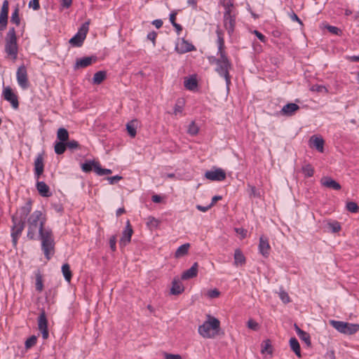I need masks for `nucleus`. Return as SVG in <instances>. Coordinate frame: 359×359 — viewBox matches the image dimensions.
<instances>
[{
    "mask_svg": "<svg viewBox=\"0 0 359 359\" xmlns=\"http://www.w3.org/2000/svg\"><path fill=\"white\" fill-rule=\"evenodd\" d=\"M42 212L34 211L27 219L28 229L27 236L29 240L36 239L38 229L39 236L41 241V249L45 257L49 260L54 254L55 242L51 229L44 228V220H41Z\"/></svg>",
    "mask_w": 359,
    "mask_h": 359,
    "instance_id": "1",
    "label": "nucleus"
},
{
    "mask_svg": "<svg viewBox=\"0 0 359 359\" xmlns=\"http://www.w3.org/2000/svg\"><path fill=\"white\" fill-rule=\"evenodd\" d=\"M32 202L28 199L24 205L19 208L11 216L12 226L11 227V236L12 238L13 246L16 248L18 241L21 236L27 220V216L32 210Z\"/></svg>",
    "mask_w": 359,
    "mask_h": 359,
    "instance_id": "2",
    "label": "nucleus"
},
{
    "mask_svg": "<svg viewBox=\"0 0 359 359\" xmlns=\"http://www.w3.org/2000/svg\"><path fill=\"white\" fill-rule=\"evenodd\" d=\"M219 329V320L215 317L208 316V320L198 327V333L204 338H214Z\"/></svg>",
    "mask_w": 359,
    "mask_h": 359,
    "instance_id": "3",
    "label": "nucleus"
},
{
    "mask_svg": "<svg viewBox=\"0 0 359 359\" xmlns=\"http://www.w3.org/2000/svg\"><path fill=\"white\" fill-rule=\"evenodd\" d=\"M215 60L217 65L215 71L219 76L224 78L227 89H229L231 84V76L229 74V70L231 69V63L229 58H216Z\"/></svg>",
    "mask_w": 359,
    "mask_h": 359,
    "instance_id": "4",
    "label": "nucleus"
},
{
    "mask_svg": "<svg viewBox=\"0 0 359 359\" xmlns=\"http://www.w3.org/2000/svg\"><path fill=\"white\" fill-rule=\"evenodd\" d=\"M330 324L338 332L345 334H353L359 330V324H353L334 320H330Z\"/></svg>",
    "mask_w": 359,
    "mask_h": 359,
    "instance_id": "5",
    "label": "nucleus"
},
{
    "mask_svg": "<svg viewBox=\"0 0 359 359\" xmlns=\"http://www.w3.org/2000/svg\"><path fill=\"white\" fill-rule=\"evenodd\" d=\"M89 29V22H86L79 29L77 33L69 39V43L75 47H81L86 37Z\"/></svg>",
    "mask_w": 359,
    "mask_h": 359,
    "instance_id": "6",
    "label": "nucleus"
},
{
    "mask_svg": "<svg viewBox=\"0 0 359 359\" xmlns=\"http://www.w3.org/2000/svg\"><path fill=\"white\" fill-rule=\"evenodd\" d=\"M17 81L19 86L22 89H27L29 86L27 68L25 65H21L18 67L16 72Z\"/></svg>",
    "mask_w": 359,
    "mask_h": 359,
    "instance_id": "7",
    "label": "nucleus"
},
{
    "mask_svg": "<svg viewBox=\"0 0 359 359\" xmlns=\"http://www.w3.org/2000/svg\"><path fill=\"white\" fill-rule=\"evenodd\" d=\"M38 327L42 334L43 339H47L49 336L48 330V320L44 309H42L38 318Z\"/></svg>",
    "mask_w": 359,
    "mask_h": 359,
    "instance_id": "8",
    "label": "nucleus"
},
{
    "mask_svg": "<svg viewBox=\"0 0 359 359\" xmlns=\"http://www.w3.org/2000/svg\"><path fill=\"white\" fill-rule=\"evenodd\" d=\"M216 34L217 36V46H218L217 55H219L220 56L219 58L226 59V58H228V57L225 52L224 32L219 27V26H217V29H216Z\"/></svg>",
    "mask_w": 359,
    "mask_h": 359,
    "instance_id": "9",
    "label": "nucleus"
},
{
    "mask_svg": "<svg viewBox=\"0 0 359 359\" xmlns=\"http://www.w3.org/2000/svg\"><path fill=\"white\" fill-rule=\"evenodd\" d=\"M205 177L211 181L221 182L226 179L225 171L222 168H216L214 170H208L205 173Z\"/></svg>",
    "mask_w": 359,
    "mask_h": 359,
    "instance_id": "10",
    "label": "nucleus"
},
{
    "mask_svg": "<svg viewBox=\"0 0 359 359\" xmlns=\"http://www.w3.org/2000/svg\"><path fill=\"white\" fill-rule=\"evenodd\" d=\"M3 96L6 101L11 104L13 109H17L19 107L18 97L10 86L4 88Z\"/></svg>",
    "mask_w": 359,
    "mask_h": 359,
    "instance_id": "11",
    "label": "nucleus"
},
{
    "mask_svg": "<svg viewBox=\"0 0 359 359\" xmlns=\"http://www.w3.org/2000/svg\"><path fill=\"white\" fill-rule=\"evenodd\" d=\"M133 233V229L130 225V221L126 222L125 229L122 232L121 238L119 241V244L121 247H125L131 241V236Z\"/></svg>",
    "mask_w": 359,
    "mask_h": 359,
    "instance_id": "12",
    "label": "nucleus"
},
{
    "mask_svg": "<svg viewBox=\"0 0 359 359\" xmlns=\"http://www.w3.org/2000/svg\"><path fill=\"white\" fill-rule=\"evenodd\" d=\"M97 59V57L95 55L79 58L76 61L74 69H78L79 68H86L92 65L93 62H95Z\"/></svg>",
    "mask_w": 359,
    "mask_h": 359,
    "instance_id": "13",
    "label": "nucleus"
},
{
    "mask_svg": "<svg viewBox=\"0 0 359 359\" xmlns=\"http://www.w3.org/2000/svg\"><path fill=\"white\" fill-rule=\"evenodd\" d=\"M259 251L264 257H268L270 254L271 246L269 243V239L264 236L259 238Z\"/></svg>",
    "mask_w": 359,
    "mask_h": 359,
    "instance_id": "14",
    "label": "nucleus"
},
{
    "mask_svg": "<svg viewBox=\"0 0 359 359\" xmlns=\"http://www.w3.org/2000/svg\"><path fill=\"white\" fill-rule=\"evenodd\" d=\"M224 26L226 29L228 34L231 35L236 27V14L224 16Z\"/></svg>",
    "mask_w": 359,
    "mask_h": 359,
    "instance_id": "15",
    "label": "nucleus"
},
{
    "mask_svg": "<svg viewBox=\"0 0 359 359\" xmlns=\"http://www.w3.org/2000/svg\"><path fill=\"white\" fill-rule=\"evenodd\" d=\"M175 50L178 53L184 54L195 50V47L191 43L182 39L181 43L176 45Z\"/></svg>",
    "mask_w": 359,
    "mask_h": 359,
    "instance_id": "16",
    "label": "nucleus"
},
{
    "mask_svg": "<svg viewBox=\"0 0 359 359\" xmlns=\"http://www.w3.org/2000/svg\"><path fill=\"white\" fill-rule=\"evenodd\" d=\"M44 164L42 154H39L34 161V175L39 178L43 172Z\"/></svg>",
    "mask_w": 359,
    "mask_h": 359,
    "instance_id": "17",
    "label": "nucleus"
},
{
    "mask_svg": "<svg viewBox=\"0 0 359 359\" xmlns=\"http://www.w3.org/2000/svg\"><path fill=\"white\" fill-rule=\"evenodd\" d=\"M320 183L323 187L334 190H340L341 187L337 181L334 180L330 177H323L320 180Z\"/></svg>",
    "mask_w": 359,
    "mask_h": 359,
    "instance_id": "18",
    "label": "nucleus"
},
{
    "mask_svg": "<svg viewBox=\"0 0 359 359\" xmlns=\"http://www.w3.org/2000/svg\"><path fill=\"white\" fill-rule=\"evenodd\" d=\"M311 147L315 148L319 152H323L324 140L321 137L313 135L309 140Z\"/></svg>",
    "mask_w": 359,
    "mask_h": 359,
    "instance_id": "19",
    "label": "nucleus"
},
{
    "mask_svg": "<svg viewBox=\"0 0 359 359\" xmlns=\"http://www.w3.org/2000/svg\"><path fill=\"white\" fill-rule=\"evenodd\" d=\"M198 264L197 262L194 263V264L191 266V267L185 271H184L182 274V280H188L190 278H193L194 277L197 276L198 274Z\"/></svg>",
    "mask_w": 359,
    "mask_h": 359,
    "instance_id": "20",
    "label": "nucleus"
},
{
    "mask_svg": "<svg viewBox=\"0 0 359 359\" xmlns=\"http://www.w3.org/2000/svg\"><path fill=\"white\" fill-rule=\"evenodd\" d=\"M36 187L37 191L41 196L48 197L51 196L49 187L44 182H37Z\"/></svg>",
    "mask_w": 359,
    "mask_h": 359,
    "instance_id": "21",
    "label": "nucleus"
},
{
    "mask_svg": "<svg viewBox=\"0 0 359 359\" xmlns=\"http://www.w3.org/2000/svg\"><path fill=\"white\" fill-rule=\"evenodd\" d=\"M184 290V287L182 283L178 278H174L172 282V287L170 289V293L174 295H178L182 293Z\"/></svg>",
    "mask_w": 359,
    "mask_h": 359,
    "instance_id": "22",
    "label": "nucleus"
},
{
    "mask_svg": "<svg viewBox=\"0 0 359 359\" xmlns=\"http://www.w3.org/2000/svg\"><path fill=\"white\" fill-rule=\"evenodd\" d=\"M299 109V106L295 103H288L283 106L281 113L285 116H292Z\"/></svg>",
    "mask_w": 359,
    "mask_h": 359,
    "instance_id": "23",
    "label": "nucleus"
},
{
    "mask_svg": "<svg viewBox=\"0 0 359 359\" xmlns=\"http://www.w3.org/2000/svg\"><path fill=\"white\" fill-rule=\"evenodd\" d=\"M5 51L13 59L15 60L17 58L18 51V43H6Z\"/></svg>",
    "mask_w": 359,
    "mask_h": 359,
    "instance_id": "24",
    "label": "nucleus"
},
{
    "mask_svg": "<svg viewBox=\"0 0 359 359\" xmlns=\"http://www.w3.org/2000/svg\"><path fill=\"white\" fill-rule=\"evenodd\" d=\"M246 262L245 257L240 249H236L234 252V264L236 266L244 265Z\"/></svg>",
    "mask_w": 359,
    "mask_h": 359,
    "instance_id": "25",
    "label": "nucleus"
},
{
    "mask_svg": "<svg viewBox=\"0 0 359 359\" xmlns=\"http://www.w3.org/2000/svg\"><path fill=\"white\" fill-rule=\"evenodd\" d=\"M290 346L291 349L294 352V353L297 355V356H298V357L302 356L300 345H299L298 340L295 337H292L290 339Z\"/></svg>",
    "mask_w": 359,
    "mask_h": 359,
    "instance_id": "26",
    "label": "nucleus"
},
{
    "mask_svg": "<svg viewBox=\"0 0 359 359\" xmlns=\"http://www.w3.org/2000/svg\"><path fill=\"white\" fill-rule=\"evenodd\" d=\"M189 248H190L189 243H185V244L180 245L175 251V257L176 258H180V257H182L186 255L189 252Z\"/></svg>",
    "mask_w": 359,
    "mask_h": 359,
    "instance_id": "27",
    "label": "nucleus"
},
{
    "mask_svg": "<svg viewBox=\"0 0 359 359\" xmlns=\"http://www.w3.org/2000/svg\"><path fill=\"white\" fill-rule=\"evenodd\" d=\"M6 43H17V36L14 27H10L6 36Z\"/></svg>",
    "mask_w": 359,
    "mask_h": 359,
    "instance_id": "28",
    "label": "nucleus"
},
{
    "mask_svg": "<svg viewBox=\"0 0 359 359\" xmlns=\"http://www.w3.org/2000/svg\"><path fill=\"white\" fill-rule=\"evenodd\" d=\"M57 138L61 142H67L69 140V132L65 128H60L57 132Z\"/></svg>",
    "mask_w": 359,
    "mask_h": 359,
    "instance_id": "29",
    "label": "nucleus"
},
{
    "mask_svg": "<svg viewBox=\"0 0 359 359\" xmlns=\"http://www.w3.org/2000/svg\"><path fill=\"white\" fill-rule=\"evenodd\" d=\"M98 163L95 161H86L81 165L82 170L85 172H89L93 170L95 172V167Z\"/></svg>",
    "mask_w": 359,
    "mask_h": 359,
    "instance_id": "30",
    "label": "nucleus"
},
{
    "mask_svg": "<svg viewBox=\"0 0 359 359\" xmlns=\"http://www.w3.org/2000/svg\"><path fill=\"white\" fill-rule=\"evenodd\" d=\"M35 278H36V283H35L36 290L40 292L43 289V277H42V275L39 270H38L35 273Z\"/></svg>",
    "mask_w": 359,
    "mask_h": 359,
    "instance_id": "31",
    "label": "nucleus"
},
{
    "mask_svg": "<svg viewBox=\"0 0 359 359\" xmlns=\"http://www.w3.org/2000/svg\"><path fill=\"white\" fill-rule=\"evenodd\" d=\"M62 272L65 280L69 283L72 277V273L69 264L66 263L62 266Z\"/></svg>",
    "mask_w": 359,
    "mask_h": 359,
    "instance_id": "32",
    "label": "nucleus"
},
{
    "mask_svg": "<svg viewBox=\"0 0 359 359\" xmlns=\"http://www.w3.org/2000/svg\"><path fill=\"white\" fill-rule=\"evenodd\" d=\"M106 72L104 71L97 72L93 78V83L94 84H100L106 79Z\"/></svg>",
    "mask_w": 359,
    "mask_h": 359,
    "instance_id": "33",
    "label": "nucleus"
},
{
    "mask_svg": "<svg viewBox=\"0 0 359 359\" xmlns=\"http://www.w3.org/2000/svg\"><path fill=\"white\" fill-rule=\"evenodd\" d=\"M184 86L187 89L194 90L198 86V82L196 78L190 77L184 81Z\"/></svg>",
    "mask_w": 359,
    "mask_h": 359,
    "instance_id": "34",
    "label": "nucleus"
},
{
    "mask_svg": "<svg viewBox=\"0 0 359 359\" xmlns=\"http://www.w3.org/2000/svg\"><path fill=\"white\" fill-rule=\"evenodd\" d=\"M224 8V16H227L230 15L234 14L232 10V7L233 6V2H230V1H227V2H222L220 4Z\"/></svg>",
    "mask_w": 359,
    "mask_h": 359,
    "instance_id": "35",
    "label": "nucleus"
},
{
    "mask_svg": "<svg viewBox=\"0 0 359 359\" xmlns=\"http://www.w3.org/2000/svg\"><path fill=\"white\" fill-rule=\"evenodd\" d=\"M66 149H67L66 142H55L54 149H55V152L57 154L61 155V154H64Z\"/></svg>",
    "mask_w": 359,
    "mask_h": 359,
    "instance_id": "36",
    "label": "nucleus"
},
{
    "mask_svg": "<svg viewBox=\"0 0 359 359\" xmlns=\"http://www.w3.org/2000/svg\"><path fill=\"white\" fill-rule=\"evenodd\" d=\"M262 353H264L266 352L269 354H272L273 348L271 346V341L269 339H266L263 341L262 344Z\"/></svg>",
    "mask_w": 359,
    "mask_h": 359,
    "instance_id": "37",
    "label": "nucleus"
},
{
    "mask_svg": "<svg viewBox=\"0 0 359 359\" xmlns=\"http://www.w3.org/2000/svg\"><path fill=\"white\" fill-rule=\"evenodd\" d=\"M302 172L306 177H311L314 174V169L311 164H306L302 168Z\"/></svg>",
    "mask_w": 359,
    "mask_h": 359,
    "instance_id": "38",
    "label": "nucleus"
},
{
    "mask_svg": "<svg viewBox=\"0 0 359 359\" xmlns=\"http://www.w3.org/2000/svg\"><path fill=\"white\" fill-rule=\"evenodd\" d=\"M11 22L15 24L17 26H19L20 24V18L19 17V8L18 6L15 7L13 12L12 13Z\"/></svg>",
    "mask_w": 359,
    "mask_h": 359,
    "instance_id": "39",
    "label": "nucleus"
},
{
    "mask_svg": "<svg viewBox=\"0 0 359 359\" xmlns=\"http://www.w3.org/2000/svg\"><path fill=\"white\" fill-rule=\"evenodd\" d=\"M112 172L111 170L107 169V168H102L100 165V163H97V165L95 167V173L99 176H103L105 175H109Z\"/></svg>",
    "mask_w": 359,
    "mask_h": 359,
    "instance_id": "40",
    "label": "nucleus"
},
{
    "mask_svg": "<svg viewBox=\"0 0 359 359\" xmlns=\"http://www.w3.org/2000/svg\"><path fill=\"white\" fill-rule=\"evenodd\" d=\"M346 209L351 212H353V213H355L358 211L359 210V206L358 205V204L353 201H350V202H348L346 203Z\"/></svg>",
    "mask_w": 359,
    "mask_h": 359,
    "instance_id": "41",
    "label": "nucleus"
},
{
    "mask_svg": "<svg viewBox=\"0 0 359 359\" xmlns=\"http://www.w3.org/2000/svg\"><path fill=\"white\" fill-rule=\"evenodd\" d=\"M187 133L194 136L198 134V127L196 125L194 121H192L188 127Z\"/></svg>",
    "mask_w": 359,
    "mask_h": 359,
    "instance_id": "42",
    "label": "nucleus"
},
{
    "mask_svg": "<svg viewBox=\"0 0 359 359\" xmlns=\"http://www.w3.org/2000/svg\"><path fill=\"white\" fill-rule=\"evenodd\" d=\"M299 337L308 346L311 345V337L309 333L306 332H300V335H299Z\"/></svg>",
    "mask_w": 359,
    "mask_h": 359,
    "instance_id": "43",
    "label": "nucleus"
},
{
    "mask_svg": "<svg viewBox=\"0 0 359 359\" xmlns=\"http://www.w3.org/2000/svg\"><path fill=\"white\" fill-rule=\"evenodd\" d=\"M126 130H127V132L128 133V135L132 137H135L136 135V128L134 126V124L130 122V123H128L127 125H126Z\"/></svg>",
    "mask_w": 359,
    "mask_h": 359,
    "instance_id": "44",
    "label": "nucleus"
},
{
    "mask_svg": "<svg viewBox=\"0 0 359 359\" xmlns=\"http://www.w3.org/2000/svg\"><path fill=\"white\" fill-rule=\"evenodd\" d=\"M37 338L36 336L32 335L29 338H28L25 341V348L27 349H29L32 348L33 346H34L36 344Z\"/></svg>",
    "mask_w": 359,
    "mask_h": 359,
    "instance_id": "45",
    "label": "nucleus"
},
{
    "mask_svg": "<svg viewBox=\"0 0 359 359\" xmlns=\"http://www.w3.org/2000/svg\"><path fill=\"white\" fill-rule=\"evenodd\" d=\"M325 28L332 34H335V35H337V36H340L342 33L341 30L337 27H334V26H332V25H326L325 26Z\"/></svg>",
    "mask_w": 359,
    "mask_h": 359,
    "instance_id": "46",
    "label": "nucleus"
},
{
    "mask_svg": "<svg viewBox=\"0 0 359 359\" xmlns=\"http://www.w3.org/2000/svg\"><path fill=\"white\" fill-rule=\"evenodd\" d=\"M66 144H67V148H69V149H72V150L78 149L81 148L79 142L74 140L67 142Z\"/></svg>",
    "mask_w": 359,
    "mask_h": 359,
    "instance_id": "47",
    "label": "nucleus"
},
{
    "mask_svg": "<svg viewBox=\"0 0 359 359\" xmlns=\"http://www.w3.org/2000/svg\"><path fill=\"white\" fill-rule=\"evenodd\" d=\"M329 226L333 233H337L341 230V225L338 222H334L329 223Z\"/></svg>",
    "mask_w": 359,
    "mask_h": 359,
    "instance_id": "48",
    "label": "nucleus"
},
{
    "mask_svg": "<svg viewBox=\"0 0 359 359\" xmlns=\"http://www.w3.org/2000/svg\"><path fill=\"white\" fill-rule=\"evenodd\" d=\"M8 0H5L2 4L0 15L8 16Z\"/></svg>",
    "mask_w": 359,
    "mask_h": 359,
    "instance_id": "49",
    "label": "nucleus"
},
{
    "mask_svg": "<svg viewBox=\"0 0 359 359\" xmlns=\"http://www.w3.org/2000/svg\"><path fill=\"white\" fill-rule=\"evenodd\" d=\"M8 24V16L0 15V31H4L6 29Z\"/></svg>",
    "mask_w": 359,
    "mask_h": 359,
    "instance_id": "50",
    "label": "nucleus"
},
{
    "mask_svg": "<svg viewBox=\"0 0 359 359\" xmlns=\"http://www.w3.org/2000/svg\"><path fill=\"white\" fill-rule=\"evenodd\" d=\"M279 297L284 304H287L290 302V297H289L287 292H286L285 291H281L279 293Z\"/></svg>",
    "mask_w": 359,
    "mask_h": 359,
    "instance_id": "51",
    "label": "nucleus"
},
{
    "mask_svg": "<svg viewBox=\"0 0 359 359\" xmlns=\"http://www.w3.org/2000/svg\"><path fill=\"white\" fill-rule=\"evenodd\" d=\"M247 325H248V328H250L252 330H257L259 328V324L256 321L253 320L252 319H250L248 321Z\"/></svg>",
    "mask_w": 359,
    "mask_h": 359,
    "instance_id": "52",
    "label": "nucleus"
},
{
    "mask_svg": "<svg viewBox=\"0 0 359 359\" xmlns=\"http://www.w3.org/2000/svg\"><path fill=\"white\" fill-rule=\"evenodd\" d=\"M123 177L120 175H115L113 177H107L106 179L109 181L110 184H114L119 180H122Z\"/></svg>",
    "mask_w": 359,
    "mask_h": 359,
    "instance_id": "53",
    "label": "nucleus"
},
{
    "mask_svg": "<svg viewBox=\"0 0 359 359\" xmlns=\"http://www.w3.org/2000/svg\"><path fill=\"white\" fill-rule=\"evenodd\" d=\"M116 236L115 235L111 236L109 238V246L111 250L114 252L116 251Z\"/></svg>",
    "mask_w": 359,
    "mask_h": 359,
    "instance_id": "54",
    "label": "nucleus"
},
{
    "mask_svg": "<svg viewBox=\"0 0 359 359\" xmlns=\"http://www.w3.org/2000/svg\"><path fill=\"white\" fill-rule=\"evenodd\" d=\"M165 359H182V356L180 354H172L164 353Z\"/></svg>",
    "mask_w": 359,
    "mask_h": 359,
    "instance_id": "55",
    "label": "nucleus"
},
{
    "mask_svg": "<svg viewBox=\"0 0 359 359\" xmlns=\"http://www.w3.org/2000/svg\"><path fill=\"white\" fill-rule=\"evenodd\" d=\"M39 0H32L29 1V7H32V8L35 11H37L40 8V5H39Z\"/></svg>",
    "mask_w": 359,
    "mask_h": 359,
    "instance_id": "56",
    "label": "nucleus"
},
{
    "mask_svg": "<svg viewBox=\"0 0 359 359\" xmlns=\"http://www.w3.org/2000/svg\"><path fill=\"white\" fill-rule=\"evenodd\" d=\"M289 15L292 21H296L301 25H303L302 21L299 19V18L297 15V14L294 11H292L291 13H290Z\"/></svg>",
    "mask_w": 359,
    "mask_h": 359,
    "instance_id": "57",
    "label": "nucleus"
},
{
    "mask_svg": "<svg viewBox=\"0 0 359 359\" xmlns=\"http://www.w3.org/2000/svg\"><path fill=\"white\" fill-rule=\"evenodd\" d=\"M311 90L316 92H323L327 91V89L324 86L314 85L311 88Z\"/></svg>",
    "mask_w": 359,
    "mask_h": 359,
    "instance_id": "58",
    "label": "nucleus"
},
{
    "mask_svg": "<svg viewBox=\"0 0 359 359\" xmlns=\"http://www.w3.org/2000/svg\"><path fill=\"white\" fill-rule=\"evenodd\" d=\"M157 36V34L156 32H151L147 34V39L152 41L153 45H156V39Z\"/></svg>",
    "mask_w": 359,
    "mask_h": 359,
    "instance_id": "59",
    "label": "nucleus"
},
{
    "mask_svg": "<svg viewBox=\"0 0 359 359\" xmlns=\"http://www.w3.org/2000/svg\"><path fill=\"white\" fill-rule=\"evenodd\" d=\"M253 33L256 35V36L263 43H265L266 41V36L262 34L261 32H259L257 30H255Z\"/></svg>",
    "mask_w": 359,
    "mask_h": 359,
    "instance_id": "60",
    "label": "nucleus"
},
{
    "mask_svg": "<svg viewBox=\"0 0 359 359\" xmlns=\"http://www.w3.org/2000/svg\"><path fill=\"white\" fill-rule=\"evenodd\" d=\"M219 294L220 293H219V290L217 289H214V290L208 291V296L210 298H216V297H219Z\"/></svg>",
    "mask_w": 359,
    "mask_h": 359,
    "instance_id": "61",
    "label": "nucleus"
},
{
    "mask_svg": "<svg viewBox=\"0 0 359 359\" xmlns=\"http://www.w3.org/2000/svg\"><path fill=\"white\" fill-rule=\"evenodd\" d=\"M196 209L201 212H207L208 210L211 208L210 204L207 206H203L201 205H196Z\"/></svg>",
    "mask_w": 359,
    "mask_h": 359,
    "instance_id": "62",
    "label": "nucleus"
},
{
    "mask_svg": "<svg viewBox=\"0 0 359 359\" xmlns=\"http://www.w3.org/2000/svg\"><path fill=\"white\" fill-rule=\"evenodd\" d=\"M250 196H253L254 197L259 196V194L257 192V190L255 186L250 187Z\"/></svg>",
    "mask_w": 359,
    "mask_h": 359,
    "instance_id": "63",
    "label": "nucleus"
},
{
    "mask_svg": "<svg viewBox=\"0 0 359 359\" xmlns=\"http://www.w3.org/2000/svg\"><path fill=\"white\" fill-rule=\"evenodd\" d=\"M325 358V359H335L334 351L332 350L327 351Z\"/></svg>",
    "mask_w": 359,
    "mask_h": 359,
    "instance_id": "64",
    "label": "nucleus"
}]
</instances>
